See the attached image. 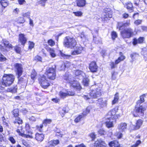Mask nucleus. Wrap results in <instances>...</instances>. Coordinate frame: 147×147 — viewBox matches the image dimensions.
<instances>
[{"instance_id": "1", "label": "nucleus", "mask_w": 147, "mask_h": 147, "mask_svg": "<svg viewBox=\"0 0 147 147\" xmlns=\"http://www.w3.org/2000/svg\"><path fill=\"white\" fill-rule=\"evenodd\" d=\"M14 76L12 74H5L3 76L2 84L4 86H10L14 80Z\"/></svg>"}, {"instance_id": "2", "label": "nucleus", "mask_w": 147, "mask_h": 147, "mask_svg": "<svg viewBox=\"0 0 147 147\" xmlns=\"http://www.w3.org/2000/svg\"><path fill=\"white\" fill-rule=\"evenodd\" d=\"M76 43L75 39L70 37H66L64 40L63 45L67 48H74L76 45Z\"/></svg>"}, {"instance_id": "3", "label": "nucleus", "mask_w": 147, "mask_h": 147, "mask_svg": "<svg viewBox=\"0 0 147 147\" xmlns=\"http://www.w3.org/2000/svg\"><path fill=\"white\" fill-rule=\"evenodd\" d=\"M56 67L55 65L51 67L47 68L45 74L49 79L52 80L55 79L56 76Z\"/></svg>"}, {"instance_id": "4", "label": "nucleus", "mask_w": 147, "mask_h": 147, "mask_svg": "<svg viewBox=\"0 0 147 147\" xmlns=\"http://www.w3.org/2000/svg\"><path fill=\"white\" fill-rule=\"evenodd\" d=\"M145 110V107L141 105L139 107H136L135 109L131 112L134 117H142L144 116V111Z\"/></svg>"}, {"instance_id": "5", "label": "nucleus", "mask_w": 147, "mask_h": 147, "mask_svg": "<svg viewBox=\"0 0 147 147\" xmlns=\"http://www.w3.org/2000/svg\"><path fill=\"white\" fill-rule=\"evenodd\" d=\"M121 34L122 37L123 38H128L134 35V31L131 28H127L121 31Z\"/></svg>"}, {"instance_id": "6", "label": "nucleus", "mask_w": 147, "mask_h": 147, "mask_svg": "<svg viewBox=\"0 0 147 147\" xmlns=\"http://www.w3.org/2000/svg\"><path fill=\"white\" fill-rule=\"evenodd\" d=\"M18 113L19 110L17 109H14L13 111V114L15 118V120L14 121L13 123L17 126L22 123V120L18 117L19 116Z\"/></svg>"}, {"instance_id": "7", "label": "nucleus", "mask_w": 147, "mask_h": 147, "mask_svg": "<svg viewBox=\"0 0 147 147\" xmlns=\"http://www.w3.org/2000/svg\"><path fill=\"white\" fill-rule=\"evenodd\" d=\"M118 110V108L116 107L113 109L109 111L107 114V115L106 117H110V118L116 120L120 117L119 115L116 114V112Z\"/></svg>"}, {"instance_id": "8", "label": "nucleus", "mask_w": 147, "mask_h": 147, "mask_svg": "<svg viewBox=\"0 0 147 147\" xmlns=\"http://www.w3.org/2000/svg\"><path fill=\"white\" fill-rule=\"evenodd\" d=\"M40 84L41 86L44 88H47L50 85L48 81L46 79V77L43 75L39 79Z\"/></svg>"}, {"instance_id": "9", "label": "nucleus", "mask_w": 147, "mask_h": 147, "mask_svg": "<svg viewBox=\"0 0 147 147\" xmlns=\"http://www.w3.org/2000/svg\"><path fill=\"white\" fill-rule=\"evenodd\" d=\"M16 74L17 76H20L23 72L22 65L21 64L16 63L14 65Z\"/></svg>"}, {"instance_id": "10", "label": "nucleus", "mask_w": 147, "mask_h": 147, "mask_svg": "<svg viewBox=\"0 0 147 147\" xmlns=\"http://www.w3.org/2000/svg\"><path fill=\"white\" fill-rule=\"evenodd\" d=\"M69 84L71 86L78 91H80L81 89L82 88L79 83L73 79Z\"/></svg>"}, {"instance_id": "11", "label": "nucleus", "mask_w": 147, "mask_h": 147, "mask_svg": "<svg viewBox=\"0 0 147 147\" xmlns=\"http://www.w3.org/2000/svg\"><path fill=\"white\" fill-rule=\"evenodd\" d=\"M106 121L105 122L106 126L108 128L113 127V123H115L116 120L110 118V117H106Z\"/></svg>"}, {"instance_id": "12", "label": "nucleus", "mask_w": 147, "mask_h": 147, "mask_svg": "<svg viewBox=\"0 0 147 147\" xmlns=\"http://www.w3.org/2000/svg\"><path fill=\"white\" fill-rule=\"evenodd\" d=\"M103 17L105 19V20H107L108 18H111L112 17V11L110 10V9H105V12L102 13Z\"/></svg>"}, {"instance_id": "13", "label": "nucleus", "mask_w": 147, "mask_h": 147, "mask_svg": "<svg viewBox=\"0 0 147 147\" xmlns=\"http://www.w3.org/2000/svg\"><path fill=\"white\" fill-rule=\"evenodd\" d=\"M107 146V144L101 139L95 141L94 145V147H106Z\"/></svg>"}, {"instance_id": "14", "label": "nucleus", "mask_w": 147, "mask_h": 147, "mask_svg": "<svg viewBox=\"0 0 147 147\" xmlns=\"http://www.w3.org/2000/svg\"><path fill=\"white\" fill-rule=\"evenodd\" d=\"M72 76L68 72H66L63 76V81L66 83H70L73 80Z\"/></svg>"}, {"instance_id": "15", "label": "nucleus", "mask_w": 147, "mask_h": 147, "mask_svg": "<svg viewBox=\"0 0 147 147\" xmlns=\"http://www.w3.org/2000/svg\"><path fill=\"white\" fill-rule=\"evenodd\" d=\"M75 94L73 92L67 91V92H65L63 91H61L59 92V95L60 97L62 98H64L67 96H73Z\"/></svg>"}, {"instance_id": "16", "label": "nucleus", "mask_w": 147, "mask_h": 147, "mask_svg": "<svg viewBox=\"0 0 147 147\" xmlns=\"http://www.w3.org/2000/svg\"><path fill=\"white\" fill-rule=\"evenodd\" d=\"M3 45L5 47L1 45H0V49L1 51H5L6 50V48H12V45L9 43L8 41H4L3 42Z\"/></svg>"}, {"instance_id": "17", "label": "nucleus", "mask_w": 147, "mask_h": 147, "mask_svg": "<svg viewBox=\"0 0 147 147\" xmlns=\"http://www.w3.org/2000/svg\"><path fill=\"white\" fill-rule=\"evenodd\" d=\"M89 69L92 72H95L97 71L98 67L95 62H92L89 65Z\"/></svg>"}, {"instance_id": "18", "label": "nucleus", "mask_w": 147, "mask_h": 147, "mask_svg": "<svg viewBox=\"0 0 147 147\" xmlns=\"http://www.w3.org/2000/svg\"><path fill=\"white\" fill-rule=\"evenodd\" d=\"M101 95V92L100 90H93L90 93V96L94 98H96L100 96Z\"/></svg>"}, {"instance_id": "19", "label": "nucleus", "mask_w": 147, "mask_h": 147, "mask_svg": "<svg viewBox=\"0 0 147 147\" xmlns=\"http://www.w3.org/2000/svg\"><path fill=\"white\" fill-rule=\"evenodd\" d=\"M19 39L22 44L23 45L27 41V39L24 34H21L19 35Z\"/></svg>"}, {"instance_id": "20", "label": "nucleus", "mask_w": 147, "mask_h": 147, "mask_svg": "<svg viewBox=\"0 0 147 147\" xmlns=\"http://www.w3.org/2000/svg\"><path fill=\"white\" fill-rule=\"evenodd\" d=\"M127 124L125 123H121L118 125V128L120 131H124L126 129Z\"/></svg>"}, {"instance_id": "21", "label": "nucleus", "mask_w": 147, "mask_h": 147, "mask_svg": "<svg viewBox=\"0 0 147 147\" xmlns=\"http://www.w3.org/2000/svg\"><path fill=\"white\" fill-rule=\"evenodd\" d=\"M35 138L38 141L41 142L44 138V135L42 134L36 133L35 135Z\"/></svg>"}, {"instance_id": "22", "label": "nucleus", "mask_w": 147, "mask_h": 147, "mask_svg": "<svg viewBox=\"0 0 147 147\" xmlns=\"http://www.w3.org/2000/svg\"><path fill=\"white\" fill-rule=\"evenodd\" d=\"M74 73L76 76H79L80 78L81 77V78H83L85 76V74L80 70H77Z\"/></svg>"}, {"instance_id": "23", "label": "nucleus", "mask_w": 147, "mask_h": 147, "mask_svg": "<svg viewBox=\"0 0 147 147\" xmlns=\"http://www.w3.org/2000/svg\"><path fill=\"white\" fill-rule=\"evenodd\" d=\"M20 77L17 76V78L18 80V83L22 84L24 85L26 84L27 82L26 78L25 77L24 78H20Z\"/></svg>"}, {"instance_id": "24", "label": "nucleus", "mask_w": 147, "mask_h": 147, "mask_svg": "<svg viewBox=\"0 0 147 147\" xmlns=\"http://www.w3.org/2000/svg\"><path fill=\"white\" fill-rule=\"evenodd\" d=\"M83 49L81 46L76 47V49L72 53V55H76L81 53Z\"/></svg>"}, {"instance_id": "25", "label": "nucleus", "mask_w": 147, "mask_h": 147, "mask_svg": "<svg viewBox=\"0 0 147 147\" xmlns=\"http://www.w3.org/2000/svg\"><path fill=\"white\" fill-rule=\"evenodd\" d=\"M97 103L99 105V106L102 108L107 106V102L106 100L103 101L102 98H99L98 100Z\"/></svg>"}, {"instance_id": "26", "label": "nucleus", "mask_w": 147, "mask_h": 147, "mask_svg": "<svg viewBox=\"0 0 147 147\" xmlns=\"http://www.w3.org/2000/svg\"><path fill=\"white\" fill-rule=\"evenodd\" d=\"M119 55L120 57L115 61V64L117 65L119 63L120 61H123L125 58V56L123 55V54L122 52H120Z\"/></svg>"}, {"instance_id": "27", "label": "nucleus", "mask_w": 147, "mask_h": 147, "mask_svg": "<svg viewBox=\"0 0 147 147\" xmlns=\"http://www.w3.org/2000/svg\"><path fill=\"white\" fill-rule=\"evenodd\" d=\"M76 2L77 5L80 7H83L86 4V0H77Z\"/></svg>"}, {"instance_id": "28", "label": "nucleus", "mask_w": 147, "mask_h": 147, "mask_svg": "<svg viewBox=\"0 0 147 147\" xmlns=\"http://www.w3.org/2000/svg\"><path fill=\"white\" fill-rule=\"evenodd\" d=\"M146 1V0H139L138 4L140 7H146L147 6V3Z\"/></svg>"}, {"instance_id": "29", "label": "nucleus", "mask_w": 147, "mask_h": 147, "mask_svg": "<svg viewBox=\"0 0 147 147\" xmlns=\"http://www.w3.org/2000/svg\"><path fill=\"white\" fill-rule=\"evenodd\" d=\"M125 4L127 9L129 10L130 12H132L133 11V7L132 3L129 2L125 3Z\"/></svg>"}, {"instance_id": "30", "label": "nucleus", "mask_w": 147, "mask_h": 147, "mask_svg": "<svg viewBox=\"0 0 147 147\" xmlns=\"http://www.w3.org/2000/svg\"><path fill=\"white\" fill-rule=\"evenodd\" d=\"M109 144L110 147H118L119 145L118 142L117 141L111 142Z\"/></svg>"}, {"instance_id": "31", "label": "nucleus", "mask_w": 147, "mask_h": 147, "mask_svg": "<svg viewBox=\"0 0 147 147\" xmlns=\"http://www.w3.org/2000/svg\"><path fill=\"white\" fill-rule=\"evenodd\" d=\"M59 143V140H53L48 142V144L52 146H55L57 144Z\"/></svg>"}, {"instance_id": "32", "label": "nucleus", "mask_w": 147, "mask_h": 147, "mask_svg": "<svg viewBox=\"0 0 147 147\" xmlns=\"http://www.w3.org/2000/svg\"><path fill=\"white\" fill-rule=\"evenodd\" d=\"M143 121L142 119L138 120L136 123V129H139L143 123Z\"/></svg>"}, {"instance_id": "33", "label": "nucleus", "mask_w": 147, "mask_h": 147, "mask_svg": "<svg viewBox=\"0 0 147 147\" xmlns=\"http://www.w3.org/2000/svg\"><path fill=\"white\" fill-rule=\"evenodd\" d=\"M70 63L68 62L67 63L62 64L61 65L60 69H59L60 70H62L64 69L65 67H68L70 66Z\"/></svg>"}, {"instance_id": "34", "label": "nucleus", "mask_w": 147, "mask_h": 147, "mask_svg": "<svg viewBox=\"0 0 147 147\" xmlns=\"http://www.w3.org/2000/svg\"><path fill=\"white\" fill-rule=\"evenodd\" d=\"M119 99L118 93H117L115 95L114 99L112 102V104L114 105L117 102Z\"/></svg>"}, {"instance_id": "35", "label": "nucleus", "mask_w": 147, "mask_h": 147, "mask_svg": "<svg viewBox=\"0 0 147 147\" xmlns=\"http://www.w3.org/2000/svg\"><path fill=\"white\" fill-rule=\"evenodd\" d=\"M0 3H1L2 6L5 8L7 7L9 4L8 2L5 0L0 1Z\"/></svg>"}, {"instance_id": "36", "label": "nucleus", "mask_w": 147, "mask_h": 147, "mask_svg": "<svg viewBox=\"0 0 147 147\" xmlns=\"http://www.w3.org/2000/svg\"><path fill=\"white\" fill-rule=\"evenodd\" d=\"M47 50L49 51L50 55L52 57H55L56 54L55 51L53 49L49 48Z\"/></svg>"}, {"instance_id": "37", "label": "nucleus", "mask_w": 147, "mask_h": 147, "mask_svg": "<svg viewBox=\"0 0 147 147\" xmlns=\"http://www.w3.org/2000/svg\"><path fill=\"white\" fill-rule=\"evenodd\" d=\"M47 0H40L37 2V4L40 5L44 7L45 6L46 2Z\"/></svg>"}, {"instance_id": "38", "label": "nucleus", "mask_w": 147, "mask_h": 147, "mask_svg": "<svg viewBox=\"0 0 147 147\" xmlns=\"http://www.w3.org/2000/svg\"><path fill=\"white\" fill-rule=\"evenodd\" d=\"M27 131V132L28 133V134L26 135V138H33V137L31 135L32 134V131L30 129H29L28 130H26Z\"/></svg>"}, {"instance_id": "39", "label": "nucleus", "mask_w": 147, "mask_h": 147, "mask_svg": "<svg viewBox=\"0 0 147 147\" xmlns=\"http://www.w3.org/2000/svg\"><path fill=\"white\" fill-rule=\"evenodd\" d=\"M52 122V120L50 119H46L43 122V124L46 126L47 124H50Z\"/></svg>"}, {"instance_id": "40", "label": "nucleus", "mask_w": 147, "mask_h": 147, "mask_svg": "<svg viewBox=\"0 0 147 147\" xmlns=\"http://www.w3.org/2000/svg\"><path fill=\"white\" fill-rule=\"evenodd\" d=\"M123 23L122 22H118L117 26V28H119V30L123 29Z\"/></svg>"}, {"instance_id": "41", "label": "nucleus", "mask_w": 147, "mask_h": 147, "mask_svg": "<svg viewBox=\"0 0 147 147\" xmlns=\"http://www.w3.org/2000/svg\"><path fill=\"white\" fill-rule=\"evenodd\" d=\"M90 111V108L89 107H88L86 109L83 111L82 115L84 117L89 113Z\"/></svg>"}, {"instance_id": "42", "label": "nucleus", "mask_w": 147, "mask_h": 147, "mask_svg": "<svg viewBox=\"0 0 147 147\" xmlns=\"http://www.w3.org/2000/svg\"><path fill=\"white\" fill-rule=\"evenodd\" d=\"M89 80L87 78H84L83 80V84L85 86H88V84Z\"/></svg>"}, {"instance_id": "43", "label": "nucleus", "mask_w": 147, "mask_h": 147, "mask_svg": "<svg viewBox=\"0 0 147 147\" xmlns=\"http://www.w3.org/2000/svg\"><path fill=\"white\" fill-rule=\"evenodd\" d=\"M83 117L82 115H78V116L75 119V122L76 123H78L80 121L81 119Z\"/></svg>"}, {"instance_id": "44", "label": "nucleus", "mask_w": 147, "mask_h": 147, "mask_svg": "<svg viewBox=\"0 0 147 147\" xmlns=\"http://www.w3.org/2000/svg\"><path fill=\"white\" fill-rule=\"evenodd\" d=\"M141 143V141L140 140H138L136 141L135 144L131 146V147H137Z\"/></svg>"}, {"instance_id": "45", "label": "nucleus", "mask_w": 147, "mask_h": 147, "mask_svg": "<svg viewBox=\"0 0 147 147\" xmlns=\"http://www.w3.org/2000/svg\"><path fill=\"white\" fill-rule=\"evenodd\" d=\"M16 21L18 23L21 24L24 23L25 22V20L23 18L20 17L18 18V20Z\"/></svg>"}, {"instance_id": "46", "label": "nucleus", "mask_w": 147, "mask_h": 147, "mask_svg": "<svg viewBox=\"0 0 147 147\" xmlns=\"http://www.w3.org/2000/svg\"><path fill=\"white\" fill-rule=\"evenodd\" d=\"M112 79L113 80H115L116 78L118 75V73L115 71L112 72Z\"/></svg>"}, {"instance_id": "47", "label": "nucleus", "mask_w": 147, "mask_h": 147, "mask_svg": "<svg viewBox=\"0 0 147 147\" xmlns=\"http://www.w3.org/2000/svg\"><path fill=\"white\" fill-rule=\"evenodd\" d=\"M36 76V73L35 71L34 70H33L32 72L31 73V77L32 79L33 80L34 79Z\"/></svg>"}, {"instance_id": "48", "label": "nucleus", "mask_w": 147, "mask_h": 147, "mask_svg": "<svg viewBox=\"0 0 147 147\" xmlns=\"http://www.w3.org/2000/svg\"><path fill=\"white\" fill-rule=\"evenodd\" d=\"M67 113L65 108L60 110L59 111V113L62 117H63L65 115V114Z\"/></svg>"}, {"instance_id": "49", "label": "nucleus", "mask_w": 147, "mask_h": 147, "mask_svg": "<svg viewBox=\"0 0 147 147\" xmlns=\"http://www.w3.org/2000/svg\"><path fill=\"white\" fill-rule=\"evenodd\" d=\"M112 38L113 40L115 39V38L117 37V34L114 31L112 32L111 33Z\"/></svg>"}, {"instance_id": "50", "label": "nucleus", "mask_w": 147, "mask_h": 147, "mask_svg": "<svg viewBox=\"0 0 147 147\" xmlns=\"http://www.w3.org/2000/svg\"><path fill=\"white\" fill-rule=\"evenodd\" d=\"M48 43L51 46H53L55 45V41L51 39H50L48 41Z\"/></svg>"}, {"instance_id": "51", "label": "nucleus", "mask_w": 147, "mask_h": 147, "mask_svg": "<svg viewBox=\"0 0 147 147\" xmlns=\"http://www.w3.org/2000/svg\"><path fill=\"white\" fill-rule=\"evenodd\" d=\"M73 13L75 16H82V13L81 11H78L77 12H74Z\"/></svg>"}, {"instance_id": "52", "label": "nucleus", "mask_w": 147, "mask_h": 147, "mask_svg": "<svg viewBox=\"0 0 147 147\" xmlns=\"http://www.w3.org/2000/svg\"><path fill=\"white\" fill-rule=\"evenodd\" d=\"M6 60V58L0 53V61H4Z\"/></svg>"}, {"instance_id": "53", "label": "nucleus", "mask_w": 147, "mask_h": 147, "mask_svg": "<svg viewBox=\"0 0 147 147\" xmlns=\"http://www.w3.org/2000/svg\"><path fill=\"white\" fill-rule=\"evenodd\" d=\"M7 91L12 93H15L16 92L15 88H10L7 89Z\"/></svg>"}, {"instance_id": "54", "label": "nucleus", "mask_w": 147, "mask_h": 147, "mask_svg": "<svg viewBox=\"0 0 147 147\" xmlns=\"http://www.w3.org/2000/svg\"><path fill=\"white\" fill-rule=\"evenodd\" d=\"M138 55L136 54V53H133L131 54L130 55L131 57L132 60V61L134 60V59H135L137 56Z\"/></svg>"}, {"instance_id": "55", "label": "nucleus", "mask_w": 147, "mask_h": 147, "mask_svg": "<svg viewBox=\"0 0 147 147\" xmlns=\"http://www.w3.org/2000/svg\"><path fill=\"white\" fill-rule=\"evenodd\" d=\"M98 133L100 135H104L106 134V132L103 129H100L98 131Z\"/></svg>"}, {"instance_id": "56", "label": "nucleus", "mask_w": 147, "mask_h": 147, "mask_svg": "<svg viewBox=\"0 0 147 147\" xmlns=\"http://www.w3.org/2000/svg\"><path fill=\"white\" fill-rule=\"evenodd\" d=\"M142 22V20H136L134 22V23L136 25V26H138Z\"/></svg>"}, {"instance_id": "57", "label": "nucleus", "mask_w": 147, "mask_h": 147, "mask_svg": "<svg viewBox=\"0 0 147 147\" xmlns=\"http://www.w3.org/2000/svg\"><path fill=\"white\" fill-rule=\"evenodd\" d=\"M34 59L35 60L37 61H41L42 58L40 56L37 55L35 57Z\"/></svg>"}, {"instance_id": "58", "label": "nucleus", "mask_w": 147, "mask_h": 147, "mask_svg": "<svg viewBox=\"0 0 147 147\" xmlns=\"http://www.w3.org/2000/svg\"><path fill=\"white\" fill-rule=\"evenodd\" d=\"M144 40V38L143 37H140L138 39V43L140 44L143 43Z\"/></svg>"}, {"instance_id": "59", "label": "nucleus", "mask_w": 147, "mask_h": 147, "mask_svg": "<svg viewBox=\"0 0 147 147\" xmlns=\"http://www.w3.org/2000/svg\"><path fill=\"white\" fill-rule=\"evenodd\" d=\"M9 140L13 144L15 143L16 141L13 137L11 136L9 137Z\"/></svg>"}, {"instance_id": "60", "label": "nucleus", "mask_w": 147, "mask_h": 147, "mask_svg": "<svg viewBox=\"0 0 147 147\" xmlns=\"http://www.w3.org/2000/svg\"><path fill=\"white\" fill-rule=\"evenodd\" d=\"M89 136L92 139V140H94L96 138V135H95L94 133H91L90 134Z\"/></svg>"}, {"instance_id": "61", "label": "nucleus", "mask_w": 147, "mask_h": 147, "mask_svg": "<svg viewBox=\"0 0 147 147\" xmlns=\"http://www.w3.org/2000/svg\"><path fill=\"white\" fill-rule=\"evenodd\" d=\"M116 65V64H115V63L114 62H112L110 63V65L111 68L113 69L115 67Z\"/></svg>"}, {"instance_id": "62", "label": "nucleus", "mask_w": 147, "mask_h": 147, "mask_svg": "<svg viewBox=\"0 0 147 147\" xmlns=\"http://www.w3.org/2000/svg\"><path fill=\"white\" fill-rule=\"evenodd\" d=\"M23 144L26 147H29V145L28 144L26 141L24 140H23L22 141Z\"/></svg>"}, {"instance_id": "63", "label": "nucleus", "mask_w": 147, "mask_h": 147, "mask_svg": "<svg viewBox=\"0 0 147 147\" xmlns=\"http://www.w3.org/2000/svg\"><path fill=\"white\" fill-rule=\"evenodd\" d=\"M132 43L134 45H136L138 43V39L135 38L133 39Z\"/></svg>"}, {"instance_id": "64", "label": "nucleus", "mask_w": 147, "mask_h": 147, "mask_svg": "<svg viewBox=\"0 0 147 147\" xmlns=\"http://www.w3.org/2000/svg\"><path fill=\"white\" fill-rule=\"evenodd\" d=\"M130 25V21L129 22H127L125 23H123V29L125 28V27H126L129 26Z\"/></svg>"}]
</instances>
